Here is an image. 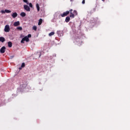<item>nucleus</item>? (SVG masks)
I'll return each instance as SVG.
<instances>
[{
	"label": "nucleus",
	"instance_id": "10",
	"mask_svg": "<svg viewBox=\"0 0 130 130\" xmlns=\"http://www.w3.org/2000/svg\"><path fill=\"white\" fill-rule=\"evenodd\" d=\"M20 16L21 17H26V13L25 12H21L20 13Z\"/></svg>",
	"mask_w": 130,
	"mask_h": 130
},
{
	"label": "nucleus",
	"instance_id": "11",
	"mask_svg": "<svg viewBox=\"0 0 130 130\" xmlns=\"http://www.w3.org/2000/svg\"><path fill=\"white\" fill-rule=\"evenodd\" d=\"M0 41L1 42H5V38H4V37H0Z\"/></svg>",
	"mask_w": 130,
	"mask_h": 130
},
{
	"label": "nucleus",
	"instance_id": "24",
	"mask_svg": "<svg viewBox=\"0 0 130 130\" xmlns=\"http://www.w3.org/2000/svg\"><path fill=\"white\" fill-rule=\"evenodd\" d=\"M27 37H28V38H30L31 37V35L29 34L27 36Z\"/></svg>",
	"mask_w": 130,
	"mask_h": 130
},
{
	"label": "nucleus",
	"instance_id": "16",
	"mask_svg": "<svg viewBox=\"0 0 130 130\" xmlns=\"http://www.w3.org/2000/svg\"><path fill=\"white\" fill-rule=\"evenodd\" d=\"M17 29L18 30H20V31H22V30H23V28L21 26H19L17 27Z\"/></svg>",
	"mask_w": 130,
	"mask_h": 130
},
{
	"label": "nucleus",
	"instance_id": "15",
	"mask_svg": "<svg viewBox=\"0 0 130 130\" xmlns=\"http://www.w3.org/2000/svg\"><path fill=\"white\" fill-rule=\"evenodd\" d=\"M5 13H7V14H9L10 13H11V11L10 10H9L8 9L5 10Z\"/></svg>",
	"mask_w": 130,
	"mask_h": 130
},
{
	"label": "nucleus",
	"instance_id": "23",
	"mask_svg": "<svg viewBox=\"0 0 130 130\" xmlns=\"http://www.w3.org/2000/svg\"><path fill=\"white\" fill-rule=\"evenodd\" d=\"M21 68H25V63H22Z\"/></svg>",
	"mask_w": 130,
	"mask_h": 130
},
{
	"label": "nucleus",
	"instance_id": "12",
	"mask_svg": "<svg viewBox=\"0 0 130 130\" xmlns=\"http://www.w3.org/2000/svg\"><path fill=\"white\" fill-rule=\"evenodd\" d=\"M70 14L71 18H75V14H74V13H73L72 12H70Z\"/></svg>",
	"mask_w": 130,
	"mask_h": 130
},
{
	"label": "nucleus",
	"instance_id": "3",
	"mask_svg": "<svg viewBox=\"0 0 130 130\" xmlns=\"http://www.w3.org/2000/svg\"><path fill=\"white\" fill-rule=\"evenodd\" d=\"M23 8L24 9L25 11H26V12H30V7H29L28 5H24L23 6Z\"/></svg>",
	"mask_w": 130,
	"mask_h": 130
},
{
	"label": "nucleus",
	"instance_id": "19",
	"mask_svg": "<svg viewBox=\"0 0 130 130\" xmlns=\"http://www.w3.org/2000/svg\"><path fill=\"white\" fill-rule=\"evenodd\" d=\"M32 29H33V30H35V31H36V30H37V26H34L33 27H32Z\"/></svg>",
	"mask_w": 130,
	"mask_h": 130
},
{
	"label": "nucleus",
	"instance_id": "8",
	"mask_svg": "<svg viewBox=\"0 0 130 130\" xmlns=\"http://www.w3.org/2000/svg\"><path fill=\"white\" fill-rule=\"evenodd\" d=\"M13 25H14V26H15V27H17V26H19L20 21H17V22H14Z\"/></svg>",
	"mask_w": 130,
	"mask_h": 130
},
{
	"label": "nucleus",
	"instance_id": "13",
	"mask_svg": "<svg viewBox=\"0 0 130 130\" xmlns=\"http://www.w3.org/2000/svg\"><path fill=\"white\" fill-rule=\"evenodd\" d=\"M41 24H42V19H40L39 20L38 25H41Z\"/></svg>",
	"mask_w": 130,
	"mask_h": 130
},
{
	"label": "nucleus",
	"instance_id": "1",
	"mask_svg": "<svg viewBox=\"0 0 130 130\" xmlns=\"http://www.w3.org/2000/svg\"><path fill=\"white\" fill-rule=\"evenodd\" d=\"M24 41H26V42H29V38H28V37L25 36L24 38H23L21 41V43H24Z\"/></svg>",
	"mask_w": 130,
	"mask_h": 130
},
{
	"label": "nucleus",
	"instance_id": "9",
	"mask_svg": "<svg viewBox=\"0 0 130 130\" xmlns=\"http://www.w3.org/2000/svg\"><path fill=\"white\" fill-rule=\"evenodd\" d=\"M36 8L38 12H39L40 11V7L39 6V4H38V3L36 4Z\"/></svg>",
	"mask_w": 130,
	"mask_h": 130
},
{
	"label": "nucleus",
	"instance_id": "22",
	"mask_svg": "<svg viewBox=\"0 0 130 130\" xmlns=\"http://www.w3.org/2000/svg\"><path fill=\"white\" fill-rule=\"evenodd\" d=\"M1 13H2V14H5L6 13V10H2L1 11Z\"/></svg>",
	"mask_w": 130,
	"mask_h": 130
},
{
	"label": "nucleus",
	"instance_id": "30",
	"mask_svg": "<svg viewBox=\"0 0 130 130\" xmlns=\"http://www.w3.org/2000/svg\"><path fill=\"white\" fill-rule=\"evenodd\" d=\"M71 1V2H72V0H70Z\"/></svg>",
	"mask_w": 130,
	"mask_h": 130
},
{
	"label": "nucleus",
	"instance_id": "5",
	"mask_svg": "<svg viewBox=\"0 0 130 130\" xmlns=\"http://www.w3.org/2000/svg\"><path fill=\"white\" fill-rule=\"evenodd\" d=\"M6 51V47L3 46L2 48L0 49V52L1 53H5Z\"/></svg>",
	"mask_w": 130,
	"mask_h": 130
},
{
	"label": "nucleus",
	"instance_id": "6",
	"mask_svg": "<svg viewBox=\"0 0 130 130\" xmlns=\"http://www.w3.org/2000/svg\"><path fill=\"white\" fill-rule=\"evenodd\" d=\"M12 17L15 19V18H17L18 17V13L17 12H14L11 15Z\"/></svg>",
	"mask_w": 130,
	"mask_h": 130
},
{
	"label": "nucleus",
	"instance_id": "4",
	"mask_svg": "<svg viewBox=\"0 0 130 130\" xmlns=\"http://www.w3.org/2000/svg\"><path fill=\"white\" fill-rule=\"evenodd\" d=\"M69 14H70V11H67L64 12L63 13L60 14V16L62 17H66L67 16H68L69 15Z\"/></svg>",
	"mask_w": 130,
	"mask_h": 130
},
{
	"label": "nucleus",
	"instance_id": "20",
	"mask_svg": "<svg viewBox=\"0 0 130 130\" xmlns=\"http://www.w3.org/2000/svg\"><path fill=\"white\" fill-rule=\"evenodd\" d=\"M23 2H24V3H25L27 5H29V2H28V0H23Z\"/></svg>",
	"mask_w": 130,
	"mask_h": 130
},
{
	"label": "nucleus",
	"instance_id": "26",
	"mask_svg": "<svg viewBox=\"0 0 130 130\" xmlns=\"http://www.w3.org/2000/svg\"><path fill=\"white\" fill-rule=\"evenodd\" d=\"M70 12V13H72V12H73V9H71L70 11H69V12Z\"/></svg>",
	"mask_w": 130,
	"mask_h": 130
},
{
	"label": "nucleus",
	"instance_id": "25",
	"mask_svg": "<svg viewBox=\"0 0 130 130\" xmlns=\"http://www.w3.org/2000/svg\"><path fill=\"white\" fill-rule=\"evenodd\" d=\"M82 3L84 5V4H85V0H83Z\"/></svg>",
	"mask_w": 130,
	"mask_h": 130
},
{
	"label": "nucleus",
	"instance_id": "18",
	"mask_svg": "<svg viewBox=\"0 0 130 130\" xmlns=\"http://www.w3.org/2000/svg\"><path fill=\"white\" fill-rule=\"evenodd\" d=\"M73 14H74V16H77L78 15V13L77 12V11H76V10L74 11Z\"/></svg>",
	"mask_w": 130,
	"mask_h": 130
},
{
	"label": "nucleus",
	"instance_id": "27",
	"mask_svg": "<svg viewBox=\"0 0 130 130\" xmlns=\"http://www.w3.org/2000/svg\"><path fill=\"white\" fill-rule=\"evenodd\" d=\"M40 56H41V54H39V57H40Z\"/></svg>",
	"mask_w": 130,
	"mask_h": 130
},
{
	"label": "nucleus",
	"instance_id": "21",
	"mask_svg": "<svg viewBox=\"0 0 130 130\" xmlns=\"http://www.w3.org/2000/svg\"><path fill=\"white\" fill-rule=\"evenodd\" d=\"M28 5L30 7V8H33V5H32V3H28Z\"/></svg>",
	"mask_w": 130,
	"mask_h": 130
},
{
	"label": "nucleus",
	"instance_id": "17",
	"mask_svg": "<svg viewBox=\"0 0 130 130\" xmlns=\"http://www.w3.org/2000/svg\"><path fill=\"white\" fill-rule=\"evenodd\" d=\"M54 34H55L54 32H53V31L51 32L50 34H49V36L51 37V36H53V35Z\"/></svg>",
	"mask_w": 130,
	"mask_h": 130
},
{
	"label": "nucleus",
	"instance_id": "14",
	"mask_svg": "<svg viewBox=\"0 0 130 130\" xmlns=\"http://www.w3.org/2000/svg\"><path fill=\"white\" fill-rule=\"evenodd\" d=\"M8 46H9V47H12V46H13L12 42H8Z\"/></svg>",
	"mask_w": 130,
	"mask_h": 130
},
{
	"label": "nucleus",
	"instance_id": "29",
	"mask_svg": "<svg viewBox=\"0 0 130 130\" xmlns=\"http://www.w3.org/2000/svg\"><path fill=\"white\" fill-rule=\"evenodd\" d=\"M13 57H14V56H11V58H13Z\"/></svg>",
	"mask_w": 130,
	"mask_h": 130
},
{
	"label": "nucleus",
	"instance_id": "2",
	"mask_svg": "<svg viewBox=\"0 0 130 130\" xmlns=\"http://www.w3.org/2000/svg\"><path fill=\"white\" fill-rule=\"evenodd\" d=\"M10 30H11V29L10 28V25H5V28H4L5 32H8L10 31Z\"/></svg>",
	"mask_w": 130,
	"mask_h": 130
},
{
	"label": "nucleus",
	"instance_id": "28",
	"mask_svg": "<svg viewBox=\"0 0 130 130\" xmlns=\"http://www.w3.org/2000/svg\"><path fill=\"white\" fill-rule=\"evenodd\" d=\"M19 70H22V68H19Z\"/></svg>",
	"mask_w": 130,
	"mask_h": 130
},
{
	"label": "nucleus",
	"instance_id": "7",
	"mask_svg": "<svg viewBox=\"0 0 130 130\" xmlns=\"http://www.w3.org/2000/svg\"><path fill=\"white\" fill-rule=\"evenodd\" d=\"M70 20L71 18L70 17L68 16L66 18L65 21L66 23H69V22H70Z\"/></svg>",
	"mask_w": 130,
	"mask_h": 130
}]
</instances>
